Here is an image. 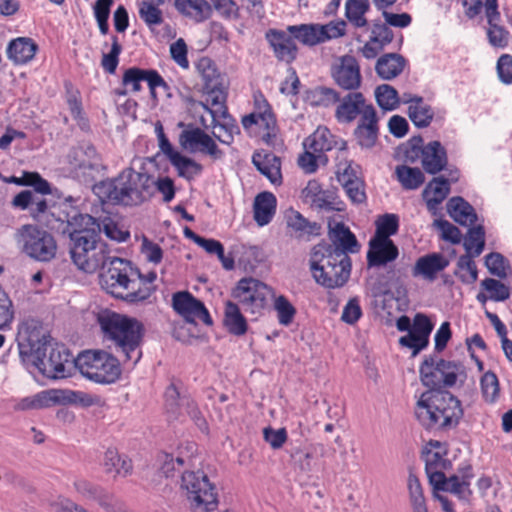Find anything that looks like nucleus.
Wrapping results in <instances>:
<instances>
[{"label":"nucleus","mask_w":512,"mask_h":512,"mask_svg":"<svg viewBox=\"0 0 512 512\" xmlns=\"http://www.w3.org/2000/svg\"><path fill=\"white\" fill-rule=\"evenodd\" d=\"M375 112L373 105L367 103L362 93L350 92L338 101L335 117L341 123H351L358 116L360 119H367Z\"/></svg>","instance_id":"nucleus-16"},{"label":"nucleus","mask_w":512,"mask_h":512,"mask_svg":"<svg viewBox=\"0 0 512 512\" xmlns=\"http://www.w3.org/2000/svg\"><path fill=\"white\" fill-rule=\"evenodd\" d=\"M358 169L359 167L352 163H341L337 166V179L342 187L353 185L354 181L362 180L358 175Z\"/></svg>","instance_id":"nucleus-64"},{"label":"nucleus","mask_w":512,"mask_h":512,"mask_svg":"<svg viewBox=\"0 0 512 512\" xmlns=\"http://www.w3.org/2000/svg\"><path fill=\"white\" fill-rule=\"evenodd\" d=\"M223 322L228 332L235 336H242L247 332V321L238 304L232 301L225 302Z\"/></svg>","instance_id":"nucleus-39"},{"label":"nucleus","mask_w":512,"mask_h":512,"mask_svg":"<svg viewBox=\"0 0 512 512\" xmlns=\"http://www.w3.org/2000/svg\"><path fill=\"white\" fill-rule=\"evenodd\" d=\"M160 461L161 473L166 477H170L173 476L176 466L181 467L191 461V455H184L182 451H180L177 457L165 453L160 457Z\"/></svg>","instance_id":"nucleus-58"},{"label":"nucleus","mask_w":512,"mask_h":512,"mask_svg":"<svg viewBox=\"0 0 512 512\" xmlns=\"http://www.w3.org/2000/svg\"><path fill=\"white\" fill-rule=\"evenodd\" d=\"M99 275L100 285L103 290L116 298L129 303L141 302L150 297V289L141 287L137 281L138 269L134 268L130 261L110 257Z\"/></svg>","instance_id":"nucleus-4"},{"label":"nucleus","mask_w":512,"mask_h":512,"mask_svg":"<svg viewBox=\"0 0 512 512\" xmlns=\"http://www.w3.org/2000/svg\"><path fill=\"white\" fill-rule=\"evenodd\" d=\"M174 7L194 23H203L212 16V6L207 0H174Z\"/></svg>","instance_id":"nucleus-27"},{"label":"nucleus","mask_w":512,"mask_h":512,"mask_svg":"<svg viewBox=\"0 0 512 512\" xmlns=\"http://www.w3.org/2000/svg\"><path fill=\"white\" fill-rule=\"evenodd\" d=\"M29 209L35 220L44 223L51 230L62 231L63 227L66 226L67 219H69L67 215L64 218L60 215L56 216L54 211L48 210L47 201L35 195Z\"/></svg>","instance_id":"nucleus-25"},{"label":"nucleus","mask_w":512,"mask_h":512,"mask_svg":"<svg viewBox=\"0 0 512 512\" xmlns=\"http://www.w3.org/2000/svg\"><path fill=\"white\" fill-rule=\"evenodd\" d=\"M14 238L18 248L35 261L49 262L56 256L57 243L54 237L36 225H22L15 232Z\"/></svg>","instance_id":"nucleus-9"},{"label":"nucleus","mask_w":512,"mask_h":512,"mask_svg":"<svg viewBox=\"0 0 512 512\" xmlns=\"http://www.w3.org/2000/svg\"><path fill=\"white\" fill-rule=\"evenodd\" d=\"M460 475L449 477L448 485L444 488L445 492H450L463 501H468L472 495L470 489L471 479L473 478L472 467L466 465L459 469Z\"/></svg>","instance_id":"nucleus-32"},{"label":"nucleus","mask_w":512,"mask_h":512,"mask_svg":"<svg viewBox=\"0 0 512 512\" xmlns=\"http://www.w3.org/2000/svg\"><path fill=\"white\" fill-rule=\"evenodd\" d=\"M449 216L460 225H473L477 220L474 208L462 197H452L447 202Z\"/></svg>","instance_id":"nucleus-35"},{"label":"nucleus","mask_w":512,"mask_h":512,"mask_svg":"<svg viewBox=\"0 0 512 512\" xmlns=\"http://www.w3.org/2000/svg\"><path fill=\"white\" fill-rule=\"evenodd\" d=\"M103 466L107 473H114L123 477L132 471L131 460L125 456H120L117 450L112 448L105 452Z\"/></svg>","instance_id":"nucleus-45"},{"label":"nucleus","mask_w":512,"mask_h":512,"mask_svg":"<svg viewBox=\"0 0 512 512\" xmlns=\"http://www.w3.org/2000/svg\"><path fill=\"white\" fill-rule=\"evenodd\" d=\"M274 298V308L277 312L279 323L285 326L289 325L293 321L296 309L285 296H274Z\"/></svg>","instance_id":"nucleus-57"},{"label":"nucleus","mask_w":512,"mask_h":512,"mask_svg":"<svg viewBox=\"0 0 512 512\" xmlns=\"http://www.w3.org/2000/svg\"><path fill=\"white\" fill-rule=\"evenodd\" d=\"M181 409L184 410L196 426L203 432L208 431V424L203 414L199 410L193 399L183 398L180 403Z\"/></svg>","instance_id":"nucleus-60"},{"label":"nucleus","mask_w":512,"mask_h":512,"mask_svg":"<svg viewBox=\"0 0 512 512\" xmlns=\"http://www.w3.org/2000/svg\"><path fill=\"white\" fill-rule=\"evenodd\" d=\"M74 487L76 491L85 499L97 501L100 506L107 510V512H112V510H110L108 496L100 487L90 483L85 479L76 480L74 482Z\"/></svg>","instance_id":"nucleus-48"},{"label":"nucleus","mask_w":512,"mask_h":512,"mask_svg":"<svg viewBox=\"0 0 512 512\" xmlns=\"http://www.w3.org/2000/svg\"><path fill=\"white\" fill-rule=\"evenodd\" d=\"M305 149H311L323 156V153L330 151L334 145V136L326 127H318L313 134L307 137L303 143Z\"/></svg>","instance_id":"nucleus-43"},{"label":"nucleus","mask_w":512,"mask_h":512,"mask_svg":"<svg viewBox=\"0 0 512 512\" xmlns=\"http://www.w3.org/2000/svg\"><path fill=\"white\" fill-rule=\"evenodd\" d=\"M204 91L208 98L206 102H198V105L208 112L211 115V118H213V122H215L216 118H218V115L220 114V109L222 107L227 108V93L225 91L224 83L215 85V87H206L204 88Z\"/></svg>","instance_id":"nucleus-36"},{"label":"nucleus","mask_w":512,"mask_h":512,"mask_svg":"<svg viewBox=\"0 0 512 512\" xmlns=\"http://www.w3.org/2000/svg\"><path fill=\"white\" fill-rule=\"evenodd\" d=\"M179 126L183 127V130L179 134L178 141L184 150L200 152L213 159H220L223 156V152L218 148L216 142L201 128L183 123H180Z\"/></svg>","instance_id":"nucleus-14"},{"label":"nucleus","mask_w":512,"mask_h":512,"mask_svg":"<svg viewBox=\"0 0 512 512\" xmlns=\"http://www.w3.org/2000/svg\"><path fill=\"white\" fill-rule=\"evenodd\" d=\"M265 37L279 61L290 64L296 59L298 47L295 39L287 32V29H270L266 32Z\"/></svg>","instance_id":"nucleus-20"},{"label":"nucleus","mask_w":512,"mask_h":512,"mask_svg":"<svg viewBox=\"0 0 512 512\" xmlns=\"http://www.w3.org/2000/svg\"><path fill=\"white\" fill-rule=\"evenodd\" d=\"M80 373L98 384L115 383L121 376L120 361L103 350H88L75 361Z\"/></svg>","instance_id":"nucleus-8"},{"label":"nucleus","mask_w":512,"mask_h":512,"mask_svg":"<svg viewBox=\"0 0 512 512\" xmlns=\"http://www.w3.org/2000/svg\"><path fill=\"white\" fill-rule=\"evenodd\" d=\"M302 199L312 208L319 210H340L335 206L334 193L322 189L317 180H310L302 190Z\"/></svg>","instance_id":"nucleus-22"},{"label":"nucleus","mask_w":512,"mask_h":512,"mask_svg":"<svg viewBox=\"0 0 512 512\" xmlns=\"http://www.w3.org/2000/svg\"><path fill=\"white\" fill-rule=\"evenodd\" d=\"M449 193L450 181L448 179L444 177L433 178L422 192L427 209L432 214H436L438 206L446 199Z\"/></svg>","instance_id":"nucleus-28"},{"label":"nucleus","mask_w":512,"mask_h":512,"mask_svg":"<svg viewBox=\"0 0 512 512\" xmlns=\"http://www.w3.org/2000/svg\"><path fill=\"white\" fill-rule=\"evenodd\" d=\"M398 255V247L391 239L374 237L370 239L369 250L367 252V262L370 267L384 266L396 260Z\"/></svg>","instance_id":"nucleus-21"},{"label":"nucleus","mask_w":512,"mask_h":512,"mask_svg":"<svg viewBox=\"0 0 512 512\" xmlns=\"http://www.w3.org/2000/svg\"><path fill=\"white\" fill-rule=\"evenodd\" d=\"M213 128V135L223 144H231L234 139V135L239 134V126L236 121L229 115L228 108H221L220 114L216 121H211Z\"/></svg>","instance_id":"nucleus-31"},{"label":"nucleus","mask_w":512,"mask_h":512,"mask_svg":"<svg viewBox=\"0 0 512 512\" xmlns=\"http://www.w3.org/2000/svg\"><path fill=\"white\" fill-rule=\"evenodd\" d=\"M463 245L467 255L479 256L485 246V231L483 226L478 225L469 229Z\"/></svg>","instance_id":"nucleus-53"},{"label":"nucleus","mask_w":512,"mask_h":512,"mask_svg":"<svg viewBox=\"0 0 512 512\" xmlns=\"http://www.w3.org/2000/svg\"><path fill=\"white\" fill-rule=\"evenodd\" d=\"M309 266L315 282L328 289L344 286L351 273L348 254L324 242L311 249Z\"/></svg>","instance_id":"nucleus-5"},{"label":"nucleus","mask_w":512,"mask_h":512,"mask_svg":"<svg viewBox=\"0 0 512 512\" xmlns=\"http://www.w3.org/2000/svg\"><path fill=\"white\" fill-rule=\"evenodd\" d=\"M242 125L245 129L257 126L262 131L261 137L263 141L269 145L275 144L277 138L276 119L265 100H263L262 104H259L258 111L245 115L242 118Z\"/></svg>","instance_id":"nucleus-18"},{"label":"nucleus","mask_w":512,"mask_h":512,"mask_svg":"<svg viewBox=\"0 0 512 512\" xmlns=\"http://www.w3.org/2000/svg\"><path fill=\"white\" fill-rule=\"evenodd\" d=\"M476 256L462 255L457 261L458 272L457 277L466 284H472L477 280V267L473 258Z\"/></svg>","instance_id":"nucleus-55"},{"label":"nucleus","mask_w":512,"mask_h":512,"mask_svg":"<svg viewBox=\"0 0 512 512\" xmlns=\"http://www.w3.org/2000/svg\"><path fill=\"white\" fill-rule=\"evenodd\" d=\"M370 10L369 0H346L345 16L356 28L367 26L365 14Z\"/></svg>","instance_id":"nucleus-46"},{"label":"nucleus","mask_w":512,"mask_h":512,"mask_svg":"<svg viewBox=\"0 0 512 512\" xmlns=\"http://www.w3.org/2000/svg\"><path fill=\"white\" fill-rule=\"evenodd\" d=\"M421 163L429 174H437L447 164V153L439 141H431L421 149Z\"/></svg>","instance_id":"nucleus-24"},{"label":"nucleus","mask_w":512,"mask_h":512,"mask_svg":"<svg viewBox=\"0 0 512 512\" xmlns=\"http://www.w3.org/2000/svg\"><path fill=\"white\" fill-rule=\"evenodd\" d=\"M61 232L70 236V255L78 269L93 273L106 265L107 245L100 241L101 228L92 216L75 214Z\"/></svg>","instance_id":"nucleus-2"},{"label":"nucleus","mask_w":512,"mask_h":512,"mask_svg":"<svg viewBox=\"0 0 512 512\" xmlns=\"http://www.w3.org/2000/svg\"><path fill=\"white\" fill-rule=\"evenodd\" d=\"M417 100L413 106H408V116L416 127H428L434 118V111L423 98Z\"/></svg>","instance_id":"nucleus-49"},{"label":"nucleus","mask_w":512,"mask_h":512,"mask_svg":"<svg viewBox=\"0 0 512 512\" xmlns=\"http://www.w3.org/2000/svg\"><path fill=\"white\" fill-rule=\"evenodd\" d=\"M38 50L37 44L27 37L12 40L7 47L8 58L17 65L30 62Z\"/></svg>","instance_id":"nucleus-29"},{"label":"nucleus","mask_w":512,"mask_h":512,"mask_svg":"<svg viewBox=\"0 0 512 512\" xmlns=\"http://www.w3.org/2000/svg\"><path fill=\"white\" fill-rule=\"evenodd\" d=\"M485 34L488 44L504 50L512 45V34L504 24L497 0H485Z\"/></svg>","instance_id":"nucleus-13"},{"label":"nucleus","mask_w":512,"mask_h":512,"mask_svg":"<svg viewBox=\"0 0 512 512\" xmlns=\"http://www.w3.org/2000/svg\"><path fill=\"white\" fill-rule=\"evenodd\" d=\"M421 381L424 386L436 390L441 387H452L459 376H464L462 365L441 359L435 363L433 359H426L420 366Z\"/></svg>","instance_id":"nucleus-11"},{"label":"nucleus","mask_w":512,"mask_h":512,"mask_svg":"<svg viewBox=\"0 0 512 512\" xmlns=\"http://www.w3.org/2000/svg\"><path fill=\"white\" fill-rule=\"evenodd\" d=\"M376 102L385 111L395 110L400 104L397 90L388 84L379 85L375 89Z\"/></svg>","instance_id":"nucleus-52"},{"label":"nucleus","mask_w":512,"mask_h":512,"mask_svg":"<svg viewBox=\"0 0 512 512\" xmlns=\"http://www.w3.org/2000/svg\"><path fill=\"white\" fill-rule=\"evenodd\" d=\"M160 5L151 2H141L139 5V16L149 27L158 26L163 22Z\"/></svg>","instance_id":"nucleus-56"},{"label":"nucleus","mask_w":512,"mask_h":512,"mask_svg":"<svg viewBox=\"0 0 512 512\" xmlns=\"http://www.w3.org/2000/svg\"><path fill=\"white\" fill-rule=\"evenodd\" d=\"M18 350L22 362L33 366L43 376L51 379L64 378L71 355L57 343L35 321L25 322L18 332Z\"/></svg>","instance_id":"nucleus-1"},{"label":"nucleus","mask_w":512,"mask_h":512,"mask_svg":"<svg viewBox=\"0 0 512 512\" xmlns=\"http://www.w3.org/2000/svg\"><path fill=\"white\" fill-rule=\"evenodd\" d=\"M397 180L406 190H415L419 188L425 180L424 174L417 167L399 165L395 169Z\"/></svg>","instance_id":"nucleus-47"},{"label":"nucleus","mask_w":512,"mask_h":512,"mask_svg":"<svg viewBox=\"0 0 512 512\" xmlns=\"http://www.w3.org/2000/svg\"><path fill=\"white\" fill-rule=\"evenodd\" d=\"M376 231L374 238L390 239L395 235L399 229V217L396 214L387 213L380 217L375 222Z\"/></svg>","instance_id":"nucleus-54"},{"label":"nucleus","mask_w":512,"mask_h":512,"mask_svg":"<svg viewBox=\"0 0 512 512\" xmlns=\"http://www.w3.org/2000/svg\"><path fill=\"white\" fill-rule=\"evenodd\" d=\"M174 310L187 321H202L206 325L212 324V319L204 304L189 292H177L172 297Z\"/></svg>","instance_id":"nucleus-19"},{"label":"nucleus","mask_w":512,"mask_h":512,"mask_svg":"<svg viewBox=\"0 0 512 512\" xmlns=\"http://www.w3.org/2000/svg\"><path fill=\"white\" fill-rule=\"evenodd\" d=\"M181 488L193 512H215L218 498L215 486L202 471H186L182 475Z\"/></svg>","instance_id":"nucleus-10"},{"label":"nucleus","mask_w":512,"mask_h":512,"mask_svg":"<svg viewBox=\"0 0 512 512\" xmlns=\"http://www.w3.org/2000/svg\"><path fill=\"white\" fill-rule=\"evenodd\" d=\"M196 69L204 82V88L215 87V85L223 83V76L210 58H200L196 64Z\"/></svg>","instance_id":"nucleus-50"},{"label":"nucleus","mask_w":512,"mask_h":512,"mask_svg":"<svg viewBox=\"0 0 512 512\" xmlns=\"http://www.w3.org/2000/svg\"><path fill=\"white\" fill-rule=\"evenodd\" d=\"M331 76L344 90L355 91L360 88L362 75L357 59L352 55L339 57L331 67Z\"/></svg>","instance_id":"nucleus-17"},{"label":"nucleus","mask_w":512,"mask_h":512,"mask_svg":"<svg viewBox=\"0 0 512 512\" xmlns=\"http://www.w3.org/2000/svg\"><path fill=\"white\" fill-rule=\"evenodd\" d=\"M415 416L427 429L456 426L463 416L461 402L451 393L430 390L421 394Z\"/></svg>","instance_id":"nucleus-6"},{"label":"nucleus","mask_w":512,"mask_h":512,"mask_svg":"<svg viewBox=\"0 0 512 512\" xmlns=\"http://www.w3.org/2000/svg\"><path fill=\"white\" fill-rule=\"evenodd\" d=\"M286 224L297 239L310 240V237L320 234L321 226L317 222L309 221L295 210L286 215Z\"/></svg>","instance_id":"nucleus-30"},{"label":"nucleus","mask_w":512,"mask_h":512,"mask_svg":"<svg viewBox=\"0 0 512 512\" xmlns=\"http://www.w3.org/2000/svg\"><path fill=\"white\" fill-rule=\"evenodd\" d=\"M104 338L112 342L124 362L135 365L141 358L142 325L135 319L117 313H105L98 318Z\"/></svg>","instance_id":"nucleus-7"},{"label":"nucleus","mask_w":512,"mask_h":512,"mask_svg":"<svg viewBox=\"0 0 512 512\" xmlns=\"http://www.w3.org/2000/svg\"><path fill=\"white\" fill-rule=\"evenodd\" d=\"M212 9L214 8L219 15L226 20H236L239 18V6L234 0H210Z\"/></svg>","instance_id":"nucleus-63"},{"label":"nucleus","mask_w":512,"mask_h":512,"mask_svg":"<svg viewBox=\"0 0 512 512\" xmlns=\"http://www.w3.org/2000/svg\"><path fill=\"white\" fill-rule=\"evenodd\" d=\"M483 397L488 402H494L499 394V381L495 373L488 371L481 378Z\"/></svg>","instance_id":"nucleus-61"},{"label":"nucleus","mask_w":512,"mask_h":512,"mask_svg":"<svg viewBox=\"0 0 512 512\" xmlns=\"http://www.w3.org/2000/svg\"><path fill=\"white\" fill-rule=\"evenodd\" d=\"M232 296L246 312L258 314L268 305L269 300L274 298V292L257 279L243 278L233 289Z\"/></svg>","instance_id":"nucleus-12"},{"label":"nucleus","mask_w":512,"mask_h":512,"mask_svg":"<svg viewBox=\"0 0 512 512\" xmlns=\"http://www.w3.org/2000/svg\"><path fill=\"white\" fill-rule=\"evenodd\" d=\"M101 202L114 205L138 206L154 195V178L144 167L123 169L116 177L100 181L93 186Z\"/></svg>","instance_id":"nucleus-3"},{"label":"nucleus","mask_w":512,"mask_h":512,"mask_svg":"<svg viewBox=\"0 0 512 512\" xmlns=\"http://www.w3.org/2000/svg\"><path fill=\"white\" fill-rule=\"evenodd\" d=\"M319 24H299L287 26V32L305 46H316L323 43L322 31Z\"/></svg>","instance_id":"nucleus-37"},{"label":"nucleus","mask_w":512,"mask_h":512,"mask_svg":"<svg viewBox=\"0 0 512 512\" xmlns=\"http://www.w3.org/2000/svg\"><path fill=\"white\" fill-rule=\"evenodd\" d=\"M408 492L412 512H428L423 488L414 474H410L408 477Z\"/></svg>","instance_id":"nucleus-51"},{"label":"nucleus","mask_w":512,"mask_h":512,"mask_svg":"<svg viewBox=\"0 0 512 512\" xmlns=\"http://www.w3.org/2000/svg\"><path fill=\"white\" fill-rule=\"evenodd\" d=\"M340 100L339 93L328 87L318 86L306 91L305 102L312 107H331Z\"/></svg>","instance_id":"nucleus-42"},{"label":"nucleus","mask_w":512,"mask_h":512,"mask_svg":"<svg viewBox=\"0 0 512 512\" xmlns=\"http://www.w3.org/2000/svg\"><path fill=\"white\" fill-rule=\"evenodd\" d=\"M406 64L405 58L397 53H387L378 58L375 70L383 80H391L402 73Z\"/></svg>","instance_id":"nucleus-33"},{"label":"nucleus","mask_w":512,"mask_h":512,"mask_svg":"<svg viewBox=\"0 0 512 512\" xmlns=\"http://www.w3.org/2000/svg\"><path fill=\"white\" fill-rule=\"evenodd\" d=\"M276 197L270 192L258 194L254 201V220L259 226L269 224L276 212Z\"/></svg>","instance_id":"nucleus-34"},{"label":"nucleus","mask_w":512,"mask_h":512,"mask_svg":"<svg viewBox=\"0 0 512 512\" xmlns=\"http://www.w3.org/2000/svg\"><path fill=\"white\" fill-rule=\"evenodd\" d=\"M169 162L176 169L178 176L188 181L195 179L203 171L200 163L180 152L173 154Z\"/></svg>","instance_id":"nucleus-44"},{"label":"nucleus","mask_w":512,"mask_h":512,"mask_svg":"<svg viewBox=\"0 0 512 512\" xmlns=\"http://www.w3.org/2000/svg\"><path fill=\"white\" fill-rule=\"evenodd\" d=\"M482 287L490 292L489 298L493 301H505L510 296V289L504 283L493 278H486L481 283Z\"/></svg>","instance_id":"nucleus-59"},{"label":"nucleus","mask_w":512,"mask_h":512,"mask_svg":"<svg viewBox=\"0 0 512 512\" xmlns=\"http://www.w3.org/2000/svg\"><path fill=\"white\" fill-rule=\"evenodd\" d=\"M58 393L57 390H44L33 396L24 397L17 401L14 409L17 411H25L50 407L59 402Z\"/></svg>","instance_id":"nucleus-38"},{"label":"nucleus","mask_w":512,"mask_h":512,"mask_svg":"<svg viewBox=\"0 0 512 512\" xmlns=\"http://www.w3.org/2000/svg\"><path fill=\"white\" fill-rule=\"evenodd\" d=\"M147 82L151 94L154 96L155 91L159 87H167L163 77L153 69H141L138 67H130L125 70L122 77V85L124 90H116L117 95H126L128 92L136 93L141 90V82Z\"/></svg>","instance_id":"nucleus-15"},{"label":"nucleus","mask_w":512,"mask_h":512,"mask_svg":"<svg viewBox=\"0 0 512 512\" xmlns=\"http://www.w3.org/2000/svg\"><path fill=\"white\" fill-rule=\"evenodd\" d=\"M378 119L376 112L372 115V117H368L367 119H360L354 134L355 137L362 147L370 148L373 147L378 138Z\"/></svg>","instance_id":"nucleus-41"},{"label":"nucleus","mask_w":512,"mask_h":512,"mask_svg":"<svg viewBox=\"0 0 512 512\" xmlns=\"http://www.w3.org/2000/svg\"><path fill=\"white\" fill-rule=\"evenodd\" d=\"M329 235L333 242L331 246L343 250L346 254L358 252L359 245L355 235L343 223H336Z\"/></svg>","instance_id":"nucleus-40"},{"label":"nucleus","mask_w":512,"mask_h":512,"mask_svg":"<svg viewBox=\"0 0 512 512\" xmlns=\"http://www.w3.org/2000/svg\"><path fill=\"white\" fill-rule=\"evenodd\" d=\"M449 265V261L440 253H431L418 258L413 267L412 274L414 277H422L426 280L433 281L437 274L443 271Z\"/></svg>","instance_id":"nucleus-23"},{"label":"nucleus","mask_w":512,"mask_h":512,"mask_svg":"<svg viewBox=\"0 0 512 512\" xmlns=\"http://www.w3.org/2000/svg\"><path fill=\"white\" fill-rule=\"evenodd\" d=\"M252 162L257 170L274 185L282 183L281 160L278 156L271 152H255Z\"/></svg>","instance_id":"nucleus-26"},{"label":"nucleus","mask_w":512,"mask_h":512,"mask_svg":"<svg viewBox=\"0 0 512 512\" xmlns=\"http://www.w3.org/2000/svg\"><path fill=\"white\" fill-rule=\"evenodd\" d=\"M433 226L441 232V238L452 244H459L461 242V231L447 220L436 219Z\"/></svg>","instance_id":"nucleus-62"}]
</instances>
